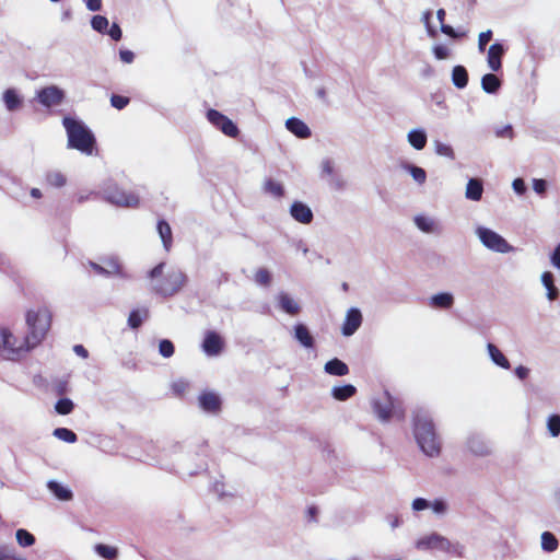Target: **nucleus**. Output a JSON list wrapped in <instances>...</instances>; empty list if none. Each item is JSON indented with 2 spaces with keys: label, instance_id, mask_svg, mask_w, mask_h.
Returning a JSON list of instances; mask_svg holds the SVG:
<instances>
[{
  "label": "nucleus",
  "instance_id": "nucleus-48",
  "mask_svg": "<svg viewBox=\"0 0 560 560\" xmlns=\"http://www.w3.org/2000/svg\"><path fill=\"white\" fill-rule=\"evenodd\" d=\"M492 31L488 30L486 32H481L478 37V48L482 52L486 49V46L492 38Z\"/></svg>",
  "mask_w": 560,
  "mask_h": 560
},
{
  "label": "nucleus",
  "instance_id": "nucleus-10",
  "mask_svg": "<svg viewBox=\"0 0 560 560\" xmlns=\"http://www.w3.org/2000/svg\"><path fill=\"white\" fill-rule=\"evenodd\" d=\"M36 98L43 106L49 108L63 102L65 92L56 85H49L37 91Z\"/></svg>",
  "mask_w": 560,
  "mask_h": 560
},
{
  "label": "nucleus",
  "instance_id": "nucleus-51",
  "mask_svg": "<svg viewBox=\"0 0 560 560\" xmlns=\"http://www.w3.org/2000/svg\"><path fill=\"white\" fill-rule=\"evenodd\" d=\"M416 224L423 232H430L432 229V222L424 217H417Z\"/></svg>",
  "mask_w": 560,
  "mask_h": 560
},
{
  "label": "nucleus",
  "instance_id": "nucleus-54",
  "mask_svg": "<svg viewBox=\"0 0 560 560\" xmlns=\"http://www.w3.org/2000/svg\"><path fill=\"white\" fill-rule=\"evenodd\" d=\"M119 57L122 62L131 63L135 59V54L131 50L125 49L119 51Z\"/></svg>",
  "mask_w": 560,
  "mask_h": 560
},
{
  "label": "nucleus",
  "instance_id": "nucleus-14",
  "mask_svg": "<svg viewBox=\"0 0 560 560\" xmlns=\"http://www.w3.org/2000/svg\"><path fill=\"white\" fill-rule=\"evenodd\" d=\"M505 54V49L502 44L494 43L488 49L487 62L488 67L497 72L502 68V58Z\"/></svg>",
  "mask_w": 560,
  "mask_h": 560
},
{
  "label": "nucleus",
  "instance_id": "nucleus-7",
  "mask_svg": "<svg viewBox=\"0 0 560 560\" xmlns=\"http://www.w3.org/2000/svg\"><path fill=\"white\" fill-rule=\"evenodd\" d=\"M207 119L230 138H236L240 133L237 126L228 116L217 109H209L207 112Z\"/></svg>",
  "mask_w": 560,
  "mask_h": 560
},
{
  "label": "nucleus",
  "instance_id": "nucleus-17",
  "mask_svg": "<svg viewBox=\"0 0 560 560\" xmlns=\"http://www.w3.org/2000/svg\"><path fill=\"white\" fill-rule=\"evenodd\" d=\"M278 306L287 314L295 316L301 312L298 301L285 292H280L277 296Z\"/></svg>",
  "mask_w": 560,
  "mask_h": 560
},
{
  "label": "nucleus",
  "instance_id": "nucleus-40",
  "mask_svg": "<svg viewBox=\"0 0 560 560\" xmlns=\"http://www.w3.org/2000/svg\"><path fill=\"white\" fill-rule=\"evenodd\" d=\"M54 435L59 439V440H62L65 442H68V443H74L77 442V434L67 429V428H57L55 429L54 431Z\"/></svg>",
  "mask_w": 560,
  "mask_h": 560
},
{
  "label": "nucleus",
  "instance_id": "nucleus-24",
  "mask_svg": "<svg viewBox=\"0 0 560 560\" xmlns=\"http://www.w3.org/2000/svg\"><path fill=\"white\" fill-rule=\"evenodd\" d=\"M483 192L482 183L479 179L471 178L467 183L466 197L470 200L478 201L481 199Z\"/></svg>",
  "mask_w": 560,
  "mask_h": 560
},
{
  "label": "nucleus",
  "instance_id": "nucleus-44",
  "mask_svg": "<svg viewBox=\"0 0 560 560\" xmlns=\"http://www.w3.org/2000/svg\"><path fill=\"white\" fill-rule=\"evenodd\" d=\"M91 25L95 31L105 33L108 27V20L103 15H94L92 18Z\"/></svg>",
  "mask_w": 560,
  "mask_h": 560
},
{
  "label": "nucleus",
  "instance_id": "nucleus-19",
  "mask_svg": "<svg viewBox=\"0 0 560 560\" xmlns=\"http://www.w3.org/2000/svg\"><path fill=\"white\" fill-rule=\"evenodd\" d=\"M294 337L304 348H313L315 345L313 336L304 324L294 326Z\"/></svg>",
  "mask_w": 560,
  "mask_h": 560
},
{
  "label": "nucleus",
  "instance_id": "nucleus-58",
  "mask_svg": "<svg viewBox=\"0 0 560 560\" xmlns=\"http://www.w3.org/2000/svg\"><path fill=\"white\" fill-rule=\"evenodd\" d=\"M551 262L556 268L560 269V244L557 245L551 255Z\"/></svg>",
  "mask_w": 560,
  "mask_h": 560
},
{
  "label": "nucleus",
  "instance_id": "nucleus-42",
  "mask_svg": "<svg viewBox=\"0 0 560 560\" xmlns=\"http://www.w3.org/2000/svg\"><path fill=\"white\" fill-rule=\"evenodd\" d=\"M74 405L69 398H61L57 401L55 409L59 415H69Z\"/></svg>",
  "mask_w": 560,
  "mask_h": 560
},
{
  "label": "nucleus",
  "instance_id": "nucleus-18",
  "mask_svg": "<svg viewBox=\"0 0 560 560\" xmlns=\"http://www.w3.org/2000/svg\"><path fill=\"white\" fill-rule=\"evenodd\" d=\"M287 129L301 139H307L312 132L308 126L301 119L291 117L285 121Z\"/></svg>",
  "mask_w": 560,
  "mask_h": 560
},
{
  "label": "nucleus",
  "instance_id": "nucleus-61",
  "mask_svg": "<svg viewBox=\"0 0 560 560\" xmlns=\"http://www.w3.org/2000/svg\"><path fill=\"white\" fill-rule=\"evenodd\" d=\"M432 509L436 513H443L446 510V505L442 500H435L432 504Z\"/></svg>",
  "mask_w": 560,
  "mask_h": 560
},
{
  "label": "nucleus",
  "instance_id": "nucleus-11",
  "mask_svg": "<svg viewBox=\"0 0 560 560\" xmlns=\"http://www.w3.org/2000/svg\"><path fill=\"white\" fill-rule=\"evenodd\" d=\"M373 410L382 421H388L395 412V400L388 392L373 401Z\"/></svg>",
  "mask_w": 560,
  "mask_h": 560
},
{
  "label": "nucleus",
  "instance_id": "nucleus-31",
  "mask_svg": "<svg viewBox=\"0 0 560 560\" xmlns=\"http://www.w3.org/2000/svg\"><path fill=\"white\" fill-rule=\"evenodd\" d=\"M445 15L446 12L444 9H439L436 12V18L439 22L441 23V32L452 38H460L465 36V33H457L451 25L445 24Z\"/></svg>",
  "mask_w": 560,
  "mask_h": 560
},
{
  "label": "nucleus",
  "instance_id": "nucleus-23",
  "mask_svg": "<svg viewBox=\"0 0 560 560\" xmlns=\"http://www.w3.org/2000/svg\"><path fill=\"white\" fill-rule=\"evenodd\" d=\"M452 81L457 89H464L468 84V72L464 66H455L452 70Z\"/></svg>",
  "mask_w": 560,
  "mask_h": 560
},
{
  "label": "nucleus",
  "instance_id": "nucleus-27",
  "mask_svg": "<svg viewBox=\"0 0 560 560\" xmlns=\"http://www.w3.org/2000/svg\"><path fill=\"white\" fill-rule=\"evenodd\" d=\"M47 186L52 188H61L67 184V177L60 171H49L45 174Z\"/></svg>",
  "mask_w": 560,
  "mask_h": 560
},
{
  "label": "nucleus",
  "instance_id": "nucleus-9",
  "mask_svg": "<svg viewBox=\"0 0 560 560\" xmlns=\"http://www.w3.org/2000/svg\"><path fill=\"white\" fill-rule=\"evenodd\" d=\"M478 234L483 245L492 250L508 253L512 249L511 245L501 235L489 229L481 228L478 230Z\"/></svg>",
  "mask_w": 560,
  "mask_h": 560
},
{
  "label": "nucleus",
  "instance_id": "nucleus-53",
  "mask_svg": "<svg viewBox=\"0 0 560 560\" xmlns=\"http://www.w3.org/2000/svg\"><path fill=\"white\" fill-rule=\"evenodd\" d=\"M533 188L537 194H544L547 188V184L545 179H534Z\"/></svg>",
  "mask_w": 560,
  "mask_h": 560
},
{
  "label": "nucleus",
  "instance_id": "nucleus-52",
  "mask_svg": "<svg viewBox=\"0 0 560 560\" xmlns=\"http://www.w3.org/2000/svg\"><path fill=\"white\" fill-rule=\"evenodd\" d=\"M108 35L114 39V40H119L122 36V32H121V28L120 26L117 24V23H114L109 31H108Z\"/></svg>",
  "mask_w": 560,
  "mask_h": 560
},
{
  "label": "nucleus",
  "instance_id": "nucleus-50",
  "mask_svg": "<svg viewBox=\"0 0 560 560\" xmlns=\"http://www.w3.org/2000/svg\"><path fill=\"white\" fill-rule=\"evenodd\" d=\"M433 54L436 59L443 60L446 59L450 56V50L446 46L443 45H436L433 47Z\"/></svg>",
  "mask_w": 560,
  "mask_h": 560
},
{
  "label": "nucleus",
  "instance_id": "nucleus-15",
  "mask_svg": "<svg viewBox=\"0 0 560 560\" xmlns=\"http://www.w3.org/2000/svg\"><path fill=\"white\" fill-rule=\"evenodd\" d=\"M290 213L292 218L300 223L310 224L313 221L311 208L301 201H294L291 205Z\"/></svg>",
  "mask_w": 560,
  "mask_h": 560
},
{
  "label": "nucleus",
  "instance_id": "nucleus-34",
  "mask_svg": "<svg viewBox=\"0 0 560 560\" xmlns=\"http://www.w3.org/2000/svg\"><path fill=\"white\" fill-rule=\"evenodd\" d=\"M264 190L265 192L270 194L276 198H281L284 196V188L282 184L271 178L266 179L264 184Z\"/></svg>",
  "mask_w": 560,
  "mask_h": 560
},
{
  "label": "nucleus",
  "instance_id": "nucleus-13",
  "mask_svg": "<svg viewBox=\"0 0 560 560\" xmlns=\"http://www.w3.org/2000/svg\"><path fill=\"white\" fill-rule=\"evenodd\" d=\"M200 408L209 413H219L222 408L220 396L211 390H203L198 397Z\"/></svg>",
  "mask_w": 560,
  "mask_h": 560
},
{
  "label": "nucleus",
  "instance_id": "nucleus-2",
  "mask_svg": "<svg viewBox=\"0 0 560 560\" xmlns=\"http://www.w3.org/2000/svg\"><path fill=\"white\" fill-rule=\"evenodd\" d=\"M52 314L50 310L45 305L31 308L26 312L25 323L27 332L25 338L26 342L30 343L32 349L39 346L46 338L48 331L50 330Z\"/></svg>",
  "mask_w": 560,
  "mask_h": 560
},
{
  "label": "nucleus",
  "instance_id": "nucleus-39",
  "mask_svg": "<svg viewBox=\"0 0 560 560\" xmlns=\"http://www.w3.org/2000/svg\"><path fill=\"white\" fill-rule=\"evenodd\" d=\"M189 387H190L189 382L184 378L176 380L171 385L173 395H175L176 397H179V398H182L186 395Z\"/></svg>",
  "mask_w": 560,
  "mask_h": 560
},
{
  "label": "nucleus",
  "instance_id": "nucleus-47",
  "mask_svg": "<svg viewBox=\"0 0 560 560\" xmlns=\"http://www.w3.org/2000/svg\"><path fill=\"white\" fill-rule=\"evenodd\" d=\"M409 172L413 179L418 182L419 184H423L427 179L425 171L419 166L410 165Z\"/></svg>",
  "mask_w": 560,
  "mask_h": 560
},
{
  "label": "nucleus",
  "instance_id": "nucleus-1",
  "mask_svg": "<svg viewBox=\"0 0 560 560\" xmlns=\"http://www.w3.org/2000/svg\"><path fill=\"white\" fill-rule=\"evenodd\" d=\"M413 433L420 448L428 456H438L441 452V442L435 432L432 419L424 411L413 415Z\"/></svg>",
  "mask_w": 560,
  "mask_h": 560
},
{
  "label": "nucleus",
  "instance_id": "nucleus-22",
  "mask_svg": "<svg viewBox=\"0 0 560 560\" xmlns=\"http://www.w3.org/2000/svg\"><path fill=\"white\" fill-rule=\"evenodd\" d=\"M454 304V298L451 293L443 292L431 298L430 305L435 308L448 310Z\"/></svg>",
  "mask_w": 560,
  "mask_h": 560
},
{
  "label": "nucleus",
  "instance_id": "nucleus-4",
  "mask_svg": "<svg viewBox=\"0 0 560 560\" xmlns=\"http://www.w3.org/2000/svg\"><path fill=\"white\" fill-rule=\"evenodd\" d=\"M32 349L26 338L19 339L9 328L0 327V351L8 360L16 361L22 359Z\"/></svg>",
  "mask_w": 560,
  "mask_h": 560
},
{
  "label": "nucleus",
  "instance_id": "nucleus-63",
  "mask_svg": "<svg viewBox=\"0 0 560 560\" xmlns=\"http://www.w3.org/2000/svg\"><path fill=\"white\" fill-rule=\"evenodd\" d=\"M90 266L98 275H108L109 273L105 268H103L101 265H98L96 262L90 261Z\"/></svg>",
  "mask_w": 560,
  "mask_h": 560
},
{
  "label": "nucleus",
  "instance_id": "nucleus-28",
  "mask_svg": "<svg viewBox=\"0 0 560 560\" xmlns=\"http://www.w3.org/2000/svg\"><path fill=\"white\" fill-rule=\"evenodd\" d=\"M355 393H357V388L351 384L336 386L331 390L332 397L339 401H345V400L351 398L352 396L355 395Z\"/></svg>",
  "mask_w": 560,
  "mask_h": 560
},
{
  "label": "nucleus",
  "instance_id": "nucleus-49",
  "mask_svg": "<svg viewBox=\"0 0 560 560\" xmlns=\"http://www.w3.org/2000/svg\"><path fill=\"white\" fill-rule=\"evenodd\" d=\"M436 153L446 158L454 159V151L451 145L438 142L435 145Z\"/></svg>",
  "mask_w": 560,
  "mask_h": 560
},
{
  "label": "nucleus",
  "instance_id": "nucleus-38",
  "mask_svg": "<svg viewBox=\"0 0 560 560\" xmlns=\"http://www.w3.org/2000/svg\"><path fill=\"white\" fill-rule=\"evenodd\" d=\"M95 550L102 558L106 560H115L118 556L117 548L104 544H97L95 546Z\"/></svg>",
  "mask_w": 560,
  "mask_h": 560
},
{
  "label": "nucleus",
  "instance_id": "nucleus-16",
  "mask_svg": "<svg viewBox=\"0 0 560 560\" xmlns=\"http://www.w3.org/2000/svg\"><path fill=\"white\" fill-rule=\"evenodd\" d=\"M362 315L358 308H350L347 313L346 320L342 326V334L351 336L361 326Z\"/></svg>",
  "mask_w": 560,
  "mask_h": 560
},
{
  "label": "nucleus",
  "instance_id": "nucleus-37",
  "mask_svg": "<svg viewBox=\"0 0 560 560\" xmlns=\"http://www.w3.org/2000/svg\"><path fill=\"white\" fill-rule=\"evenodd\" d=\"M16 541L21 547H31L35 544V537L26 529L20 528L15 533Z\"/></svg>",
  "mask_w": 560,
  "mask_h": 560
},
{
  "label": "nucleus",
  "instance_id": "nucleus-25",
  "mask_svg": "<svg viewBox=\"0 0 560 560\" xmlns=\"http://www.w3.org/2000/svg\"><path fill=\"white\" fill-rule=\"evenodd\" d=\"M541 282L547 289V296L550 301H555L559 296V290L555 285L553 275L550 271H545L541 275Z\"/></svg>",
  "mask_w": 560,
  "mask_h": 560
},
{
  "label": "nucleus",
  "instance_id": "nucleus-36",
  "mask_svg": "<svg viewBox=\"0 0 560 560\" xmlns=\"http://www.w3.org/2000/svg\"><path fill=\"white\" fill-rule=\"evenodd\" d=\"M148 317V310H143L142 312L139 310H133L130 312L128 316V325L132 329H138L142 323L143 319Z\"/></svg>",
  "mask_w": 560,
  "mask_h": 560
},
{
  "label": "nucleus",
  "instance_id": "nucleus-6",
  "mask_svg": "<svg viewBox=\"0 0 560 560\" xmlns=\"http://www.w3.org/2000/svg\"><path fill=\"white\" fill-rule=\"evenodd\" d=\"M106 199L117 206L136 208L139 206V197L132 192L127 191L118 186H108L105 190Z\"/></svg>",
  "mask_w": 560,
  "mask_h": 560
},
{
  "label": "nucleus",
  "instance_id": "nucleus-62",
  "mask_svg": "<svg viewBox=\"0 0 560 560\" xmlns=\"http://www.w3.org/2000/svg\"><path fill=\"white\" fill-rule=\"evenodd\" d=\"M73 351L81 358L86 359L89 357L88 350L82 345H75Z\"/></svg>",
  "mask_w": 560,
  "mask_h": 560
},
{
  "label": "nucleus",
  "instance_id": "nucleus-46",
  "mask_svg": "<svg viewBox=\"0 0 560 560\" xmlns=\"http://www.w3.org/2000/svg\"><path fill=\"white\" fill-rule=\"evenodd\" d=\"M130 102V98L127 97V96H122V95H118V94H113L110 96V104L113 107L117 108V109H124Z\"/></svg>",
  "mask_w": 560,
  "mask_h": 560
},
{
  "label": "nucleus",
  "instance_id": "nucleus-43",
  "mask_svg": "<svg viewBox=\"0 0 560 560\" xmlns=\"http://www.w3.org/2000/svg\"><path fill=\"white\" fill-rule=\"evenodd\" d=\"M159 352L164 358H171L175 352L174 343L168 339H162L159 343Z\"/></svg>",
  "mask_w": 560,
  "mask_h": 560
},
{
  "label": "nucleus",
  "instance_id": "nucleus-45",
  "mask_svg": "<svg viewBox=\"0 0 560 560\" xmlns=\"http://www.w3.org/2000/svg\"><path fill=\"white\" fill-rule=\"evenodd\" d=\"M255 281L261 285H269L271 282V275L268 269L259 268L255 273Z\"/></svg>",
  "mask_w": 560,
  "mask_h": 560
},
{
  "label": "nucleus",
  "instance_id": "nucleus-21",
  "mask_svg": "<svg viewBox=\"0 0 560 560\" xmlns=\"http://www.w3.org/2000/svg\"><path fill=\"white\" fill-rule=\"evenodd\" d=\"M325 372L335 376H345L349 373V368L345 362L335 358L326 362Z\"/></svg>",
  "mask_w": 560,
  "mask_h": 560
},
{
  "label": "nucleus",
  "instance_id": "nucleus-26",
  "mask_svg": "<svg viewBox=\"0 0 560 560\" xmlns=\"http://www.w3.org/2000/svg\"><path fill=\"white\" fill-rule=\"evenodd\" d=\"M3 102L8 110L13 112L21 107L22 100L14 89H8L3 93Z\"/></svg>",
  "mask_w": 560,
  "mask_h": 560
},
{
  "label": "nucleus",
  "instance_id": "nucleus-12",
  "mask_svg": "<svg viewBox=\"0 0 560 560\" xmlns=\"http://www.w3.org/2000/svg\"><path fill=\"white\" fill-rule=\"evenodd\" d=\"M224 339L214 330H207L202 341V350L210 357L219 355L224 349Z\"/></svg>",
  "mask_w": 560,
  "mask_h": 560
},
{
  "label": "nucleus",
  "instance_id": "nucleus-56",
  "mask_svg": "<svg viewBox=\"0 0 560 560\" xmlns=\"http://www.w3.org/2000/svg\"><path fill=\"white\" fill-rule=\"evenodd\" d=\"M428 506H429L428 501L425 499H422V498H418V499L413 500V502H412V508L416 511L424 510Z\"/></svg>",
  "mask_w": 560,
  "mask_h": 560
},
{
  "label": "nucleus",
  "instance_id": "nucleus-55",
  "mask_svg": "<svg viewBox=\"0 0 560 560\" xmlns=\"http://www.w3.org/2000/svg\"><path fill=\"white\" fill-rule=\"evenodd\" d=\"M513 189L520 195L524 194L526 190V185H525L524 180L522 178L514 179L513 180Z\"/></svg>",
  "mask_w": 560,
  "mask_h": 560
},
{
  "label": "nucleus",
  "instance_id": "nucleus-29",
  "mask_svg": "<svg viewBox=\"0 0 560 560\" xmlns=\"http://www.w3.org/2000/svg\"><path fill=\"white\" fill-rule=\"evenodd\" d=\"M481 86L485 92L492 94L500 89L501 81L495 74L487 73L481 79Z\"/></svg>",
  "mask_w": 560,
  "mask_h": 560
},
{
  "label": "nucleus",
  "instance_id": "nucleus-35",
  "mask_svg": "<svg viewBox=\"0 0 560 560\" xmlns=\"http://www.w3.org/2000/svg\"><path fill=\"white\" fill-rule=\"evenodd\" d=\"M559 546L558 539L550 532H544L541 534V548L547 552L557 550Z\"/></svg>",
  "mask_w": 560,
  "mask_h": 560
},
{
  "label": "nucleus",
  "instance_id": "nucleus-57",
  "mask_svg": "<svg viewBox=\"0 0 560 560\" xmlns=\"http://www.w3.org/2000/svg\"><path fill=\"white\" fill-rule=\"evenodd\" d=\"M164 267H165V264L164 262H160L159 265H156L151 271H150V278L152 279H155V278H159L163 275V270H164Z\"/></svg>",
  "mask_w": 560,
  "mask_h": 560
},
{
  "label": "nucleus",
  "instance_id": "nucleus-59",
  "mask_svg": "<svg viewBox=\"0 0 560 560\" xmlns=\"http://www.w3.org/2000/svg\"><path fill=\"white\" fill-rule=\"evenodd\" d=\"M86 7L91 11H98L102 8V0H86Z\"/></svg>",
  "mask_w": 560,
  "mask_h": 560
},
{
  "label": "nucleus",
  "instance_id": "nucleus-64",
  "mask_svg": "<svg viewBox=\"0 0 560 560\" xmlns=\"http://www.w3.org/2000/svg\"><path fill=\"white\" fill-rule=\"evenodd\" d=\"M498 135L501 137L512 138L513 137V128L511 126H506L501 131H499Z\"/></svg>",
  "mask_w": 560,
  "mask_h": 560
},
{
  "label": "nucleus",
  "instance_id": "nucleus-20",
  "mask_svg": "<svg viewBox=\"0 0 560 560\" xmlns=\"http://www.w3.org/2000/svg\"><path fill=\"white\" fill-rule=\"evenodd\" d=\"M156 229L165 250L170 252L173 245V233L170 224L162 219L158 221Z\"/></svg>",
  "mask_w": 560,
  "mask_h": 560
},
{
  "label": "nucleus",
  "instance_id": "nucleus-32",
  "mask_svg": "<svg viewBox=\"0 0 560 560\" xmlns=\"http://www.w3.org/2000/svg\"><path fill=\"white\" fill-rule=\"evenodd\" d=\"M47 486L57 499L61 501H69L72 499V492L57 481H49Z\"/></svg>",
  "mask_w": 560,
  "mask_h": 560
},
{
  "label": "nucleus",
  "instance_id": "nucleus-30",
  "mask_svg": "<svg viewBox=\"0 0 560 560\" xmlns=\"http://www.w3.org/2000/svg\"><path fill=\"white\" fill-rule=\"evenodd\" d=\"M488 351L491 360L503 369H510V362L505 358V355L500 351V349L493 343H488Z\"/></svg>",
  "mask_w": 560,
  "mask_h": 560
},
{
  "label": "nucleus",
  "instance_id": "nucleus-5",
  "mask_svg": "<svg viewBox=\"0 0 560 560\" xmlns=\"http://www.w3.org/2000/svg\"><path fill=\"white\" fill-rule=\"evenodd\" d=\"M186 282V275L178 268H172L156 281L154 290L163 296H173L184 288Z\"/></svg>",
  "mask_w": 560,
  "mask_h": 560
},
{
  "label": "nucleus",
  "instance_id": "nucleus-3",
  "mask_svg": "<svg viewBox=\"0 0 560 560\" xmlns=\"http://www.w3.org/2000/svg\"><path fill=\"white\" fill-rule=\"evenodd\" d=\"M63 126L68 136V147L85 154H92L95 147L93 133L79 120L70 117L63 118Z\"/></svg>",
  "mask_w": 560,
  "mask_h": 560
},
{
  "label": "nucleus",
  "instance_id": "nucleus-60",
  "mask_svg": "<svg viewBox=\"0 0 560 560\" xmlns=\"http://www.w3.org/2000/svg\"><path fill=\"white\" fill-rule=\"evenodd\" d=\"M528 369L523 365H520L515 369V374L520 380H525L528 376Z\"/></svg>",
  "mask_w": 560,
  "mask_h": 560
},
{
  "label": "nucleus",
  "instance_id": "nucleus-8",
  "mask_svg": "<svg viewBox=\"0 0 560 560\" xmlns=\"http://www.w3.org/2000/svg\"><path fill=\"white\" fill-rule=\"evenodd\" d=\"M417 548L422 550H439L443 552H451L454 549L452 542L444 536L432 533L420 538L417 541Z\"/></svg>",
  "mask_w": 560,
  "mask_h": 560
},
{
  "label": "nucleus",
  "instance_id": "nucleus-41",
  "mask_svg": "<svg viewBox=\"0 0 560 560\" xmlns=\"http://www.w3.org/2000/svg\"><path fill=\"white\" fill-rule=\"evenodd\" d=\"M547 427L552 438H557L560 434V416L552 415L548 418Z\"/></svg>",
  "mask_w": 560,
  "mask_h": 560
},
{
  "label": "nucleus",
  "instance_id": "nucleus-33",
  "mask_svg": "<svg viewBox=\"0 0 560 560\" xmlns=\"http://www.w3.org/2000/svg\"><path fill=\"white\" fill-rule=\"evenodd\" d=\"M408 141L416 150H422L427 144V135L422 130H411L408 133Z\"/></svg>",
  "mask_w": 560,
  "mask_h": 560
}]
</instances>
